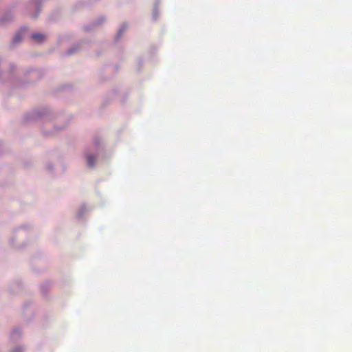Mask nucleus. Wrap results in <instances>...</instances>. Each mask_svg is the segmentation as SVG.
Wrapping results in <instances>:
<instances>
[{"mask_svg": "<svg viewBox=\"0 0 352 352\" xmlns=\"http://www.w3.org/2000/svg\"><path fill=\"white\" fill-rule=\"evenodd\" d=\"M32 38L36 42H42L45 40V36L44 34L36 33L32 35Z\"/></svg>", "mask_w": 352, "mask_h": 352, "instance_id": "f257e3e1", "label": "nucleus"}, {"mask_svg": "<svg viewBox=\"0 0 352 352\" xmlns=\"http://www.w3.org/2000/svg\"><path fill=\"white\" fill-rule=\"evenodd\" d=\"M87 163L89 164V166H93L95 164L96 158H95V157H94L92 155H88L87 157Z\"/></svg>", "mask_w": 352, "mask_h": 352, "instance_id": "f03ea898", "label": "nucleus"}, {"mask_svg": "<svg viewBox=\"0 0 352 352\" xmlns=\"http://www.w3.org/2000/svg\"><path fill=\"white\" fill-rule=\"evenodd\" d=\"M21 40V33H18L16 34L13 39V43H19Z\"/></svg>", "mask_w": 352, "mask_h": 352, "instance_id": "7ed1b4c3", "label": "nucleus"}, {"mask_svg": "<svg viewBox=\"0 0 352 352\" xmlns=\"http://www.w3.org/2000/svg\"><path fill=\"white\" fill-rule=\"evenodd\" d=\"M12 352H23V350L20 347H17L12 351Z\"/></svg>", "mask_w": 352, "mask_h": 352, "instance_id": "20e7f679", "label": "nucleus"}]
</instances>
